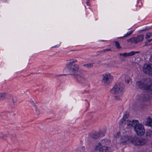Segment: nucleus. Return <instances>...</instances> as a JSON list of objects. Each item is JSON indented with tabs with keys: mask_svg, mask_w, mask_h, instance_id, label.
Masks as SVG:
<instances>
[{
	"mask_svg": "<svg viewBox=\"0 0 152 152\" xmlns=\"http://www.w3.org/2000/svg\"><path fill=\"white\" fill-rule=\"evenodd\" d=\"M112 93L115 95V97L117 99H120L123 94V88L120 84L115 85L111 89Z\"/></svg>",
	"mask_w": 152,
	"mask_h": 152,
	"instance_id": "1",
	"label": "nucleus"
},
{
	"mask_svg": "<svg viewBox=\"0 0 152 152\" xmlns=\"http://www.w3.org/2000/svg\"><path fill=\"white\" fill-rule=\"evenodd\" d=\"M134 128L137 135H142L145 133V130L143 126L141 124H140L138 121Z\"/></svg>",
	"mask_w": 152,
	"mask_h": 152,
	"instance_id": "2",
	"label": "nucleus"
},
{
	"mask_svg": "<svg viewBox=\"0 0 152 152\" xmlns=\"http://www.w3.org/2000/svg\"><path fill=\"white\" fill-rule=\"evenodd\" d=\"M132 143L136 146H140L144 145L146 143V140L140 137H134L133 138Z\"/></svg>",
	"mask_w": 152,
	"mask_h": 152,
	"instance_id": "3",
	"label": "nucleus"
},
{
	"mask_svg": "<svg viewBox=\"0 0 152 152\" xmlns=\"http://www.w3.org/2000/svg\"><path fill=\"white\" fill-rule=\"evenodd\" d=\"M142 70L144 73L152 76V64L149 63L144 64Z\"/></svg>",
	"mask_w": 152,
	"mask_h": 152,
	"instance_id": "4",
	"label": "nucleus"
},
{
	"mask_svg": "<svg viewBox=\"0 0 152 152\" xmlns=\"http://www.w3.org/2000/svg\"><path fill=\"white\" fill-rule=\"evenodd\" d=\"M133 138L129 136H124L122 137L120 143L123 145L128 144L130 142L132 143Z\"/></svg>",
	"mask_w": 152,
	"mask_h": 152,
	"instance_id": "5",
	"label": "nucleus"
},
{
	"mask_svg": "<svg viewBox=\"0 0 152 152\" xmlns=\"http://www.w3.org/2000/svg\"><path fill=\"white\" fill-rule=\"evenodd\" d=\"M140 53L139 51H132L129 53H121L119 54V56L121 58L122 61H124L125 60L122 58V57H128L130 56H132L136 53Z\"/></svg>",
	"mask_w": 152,
	"mask_h": 152,
	"instance_id": "6",
	"label": "nucleus"
},
{
	"mask_svg": "<svg viewBox=\"0 0 152 152\" xmlns=\"http://www.w3.org/2000/svg\"><path fill=\"white\" fill-rule=\"evenodd\" d=\"M143 82L145 86L148 87L147 89H146V90L152 93V85L151 84V80L149 78H147L145 79Z\"/></svg>",
	"mask_w": 152,
	"mask_h": 152,
	"instance_id": "7",
	"label": "nucleus"
},
{
	"mask_svg": "<svg viewBox=\"0 0 152 152\" xmlns=\"http://www.w3.org/2000/svg\"><path fill=\"white\" fill-rule=\"evenodd\" d=\"M67 67L72 73H74L75 71H77L79 69V67L77 65L73 64L72 62L68 64Z\"/></svg>",
	"mask_w": 152,
	"mask_h": 152,
	"instance_id": "8",
	"label": "nucleus"
},
{
	"mask_svg": "<svg viewBox=\"0 0 152 152\" xmlns=\"http://www.w3.org/2000/svg\"><path fill=\"white\" fill-rule=\"evenodd\" d=\"M95 150H98L100 152H110L111 151L110 147L105 146L99 147L97 146L95 148Z\"/></svg>",
	"mask_w": 152,
	"mask_h": 152,
	"instance_id": "9",
	"label": "nucleus"
},
{
	"mask_svg": "<svg viewBox=\"0 0 152 152\" xmlns=\"http://www.w3.org/2000/svg\"><path fill=\"white\" fill-rule=\"evenodd\" d=\"M113 77L110 74L108 73L106 74L103 77V82L106 84H108L110 82L111 79H113Z\"/></svg>",
	"mask_w": 152,
	"mask_h": 152,
	"instance_id": "10",
	"label": "nucleus"
},
{
	"mask_svg": "<svg viewBox=\"0 0 152 152\" xmlns=\"http://www.w3.org/2000/svg\"><path fill=\"white\" fill-rule=\"evenodd\" d=\"M138 121L137 120H132V121H130L129 120L127 121V125L129 127H134Z\"/></svg>",
	"mask_w": 152,
	"mask_h": 152,
	"instance_id": "11",
	"label": "nucleus"
},
{
	"mask_svg": "<svg viewBox=\"0 0 152 152\" xmlns=\"http://www.w3.org/2000/svg\"><path fill=\"white\" fill-rule=\"evenodd\" d=\"M136 84L138 87L140 88L144 89H147V87L145 86L143 82L142 81H138L136 82Z\"/></svg>",
	"mask_w": 152,
	"mask_h": 152,
	"instance_id": "12",
	"label": "nucleus"
},
{
	"mask_svg": "<svg viewBox=\"0 0 152 152\" xmlns=\"http://www.w3.org/2000/svg\"><path fill=\"white\" fill-rule=\"evenodd\" d=\"M143 35H138L135 37L137 43L139 42H142L144 39Z\"/></svg>",
	"mask_w": 152,
	"mask_h": 152,
	"instance_id": "13",
	"label": "nucleus"
},
{
	"mask_svg": "<svg viewBox=\"0 0 152 152\" xmlns=\"http://www.w3.org/2000/svg\"><path fill=\"white\" fill-rule=\"evenodd\" d=\"M146 124L147 125L152 127V119L150 117H148Z\"/></svg>",
	"mask_w": 152,
	"mask_h": 152,
	"instance_id": "14",
	"label": "nucleus"
},
{
	"mask_svg": "<svg viewBox=\"0 0 152 152\" xmlns=\"http://www.w3.org/2000/svg\"><path fill=\"white\" fill-rule=\"evenodd\" d=\"M127 41L128 42H130L131 43L137 44L135 37H132L129 39H127Z\"/></svg>",
	"mask_w": 152,
	"mask_h": 152,
	"instance_id": "15",
	"label": "nucleus"
},
{
	"mask_svg": "<svg viewBox=\"0 0 152 152\" xmlns=\"http://www.w3.org/2000/svg\"><path fill=\"white\" fill-rule=\"evenodd\" d=\"M99 134L97 133H94L91 135V137L93 139H97L99 137Z\"/></svg>",
	"mask_w": 152,
	"mask_h": 152,
	"instance_id": "16",
	"label": "nucleus"
},
{
	"mask_svg": "<svg viewBox=\"0 0 152 152\" xmlns=\"http://www.w3.org/2000/svg\"><path fill=\"white\" fill-rule=\"evenodd\" d=\"M114 42L115 43V45L117 48L118 49H120L121 48V47L119 43L117 41H115Z\"/></svg>",
	"mask_w": 152,
	"mask_h": 152,
	"instance_id": "17",
	"label": "nucleus"
},
{
	"mask_svg": "<svg viewBox=\"0 0 152 152\" xmlns=\"http://www.w3.org/2000/svg\"><path fill=\"white\" fill-rule=\"evenodd\" d=\"M125 81L127 84L132 83L131 79L129 77H127L125 78Z\"/></svg>",
	"mask_w": 152,
	"mask_h": 152,
	"instance_id": "18",
	"label": "nucleus"
},
{
	"mask_svg": "<svg viewBox=\"0 0 152 152\" xmlns=\"http://www.w3.org/2000/svg\"><path fill=\"white\" fill-rule=\"evenodd\" d=\"M129 116V114L128 113H126L124 115L123 117L122 118L125 121L126 120L127 118Z\"/></svg>",
	"mask_w": 152,
	"mask_h": 152,
	"instance_id": "19",
	"label": "nucleus"
},
{
	"mask_svg": "<svg viewBox=\"0 0 152 152\" xmlns=\"http://www.w3.org/2000/svg\"><path fill=\"white\" fill-rule=\"evenodd\" d=\"M133 31H130L129 33H127V34L125 35L124 37H121L120 38H122L123 37H128L132 33Z\"/></svg>",
	"mask_w": 152,
	"mask_h": 152,
	"instance_id": "20",
	"label": "nucleus"
},
{
	"mask_svg": "<svg viewBox=\"0 0 152 152\" xmlns=\"http://www.w3.org/2000/svg\"><path fill=\"white\" fill-rule=\"evenodd\" d=\"M6 94L5 93L0 94V98L4 99L5 98Z\"/></svg>",
	"mask_w": 152,
	"mask_h": 152,
	"instance_id": "21",
	"label": "nucleus"
},
{
	"mask_svg": "<svg viewBox=\"0 0 152 152\" xmlns=\"http://www.w3.org/2000/svg\"><path fill=\"white\" fill-rule=\"evenodd\" d=\"M92 65H93L92 64H85L84 65V66L85 67H90L92 66Z\"/></svg>",
	"mask_w": 152,
	"mask_h": 152,
	"instance_id": "22",
	"label": "nucleus"
},
{
	"mask_svg": "<svg viewBox=\"0 0 152 152\" xmlns=\"http://www.w3.org/2000/svg\"><path fill=\"white\" fill-rule=\"evenodd\" d=\"M151 35V33H149L148 34H147L145 38L146 39L149 38H150Z\"/></svg>",
	"mask_w": 152,
	"mask_h": 152,
	"instance_id": "23",
	"label": "nucleus"
},
{
	"mask_svg": "<svg viewBox=\"0 0 152 152\" xmlns=\"http://www.w3.org/2000/svg\"><path fill=\"white\" fill-rule=\"evenodd\" d=\"M121 133L120 132H118L116 134L115 137H119V136L120 135Z\"/></svg>",
	"mask_w": 152,
	"mask_h": 152,
	"instance_id": "24",
	"label": "nucleus"
},
{
	"mask_svg": "<svg viewBox=\"0 0 152 152\" xmlns=\"http://www.w3.org/2000/svg\"><path fill=\"white\" fill-rule=\"evenodd\" d=\"M152 40V39L148 40V41L147 42H145V46L148 45L149 44H148V42H150Z\"/></svg>",
	"mask_w": 152,
	"mask_h": 152,
	"instance_id": "25",
	"label": "nucleus"
},
{
	"mask_svg": "<svg viewBox=\"0 0 152 152\" xmlns=\"http://www.w3.org/2000/svg\"><path fill=\"white\" fill-rule=\"evenodd\" d=\"M125 121L122 118L121 120L119 122V124H123L124 123V122Z\"/></svg>",
	"mask_w": 152,
	"mask_h": 152,
	"instance_id": "26",
	"label": "nucleus"
},
{
	"mask_svg": "<svg viewBox=\"0 0 152 152\" xmlns=\"http://www.w3.org/2000/svg\"><path fill=\"white\" fill-rule=\"evenodd\" d=\"M133 64L135 66H137V65H138V64L135 62H133Z\"/></svg>",
	"mask_w": 152,
	"mask_h": 152,
	"instance_id": "27",
	"label": "nucleus"
},
{
	"mask_svg": "<svg viewBox=\"0 0 152 152\" xmlns=\"http://www.w3.org/2000/svg\"><path fill=\"white\" fill-rule=\"evenodd\" d=\"M150 133L152 135V131L150 132Z\"/></svg>",
	"mask_w": 152,
	"mask_h": 152,
	"instance_id": "28",
	"label": "nucleus"
},
{
	"mask_svg": "<svg viewBox=\"0 0 152 152\" xmlns=\"http://www.w3.org/2000/svg\"><path fill=\"white\" fill-rule=\"evenodd\" d=\"M151 58L152 59V55H151Z\"/></svg>",
	"mask_w": 152,
	"mask_h": 152,
	"instance_id": "29",
	"label": "nucleus"
},
{
	"mask_svg": "<svg viewBox=\"0 0 152 152\" xmlns=\"http://www.w3.org/2000/svg\"><path fill=\"white\" fill-rule=\"evenodd\" d=\"M109 50V49H108V50Z\"/></svg>",
	"mask_w": 152,
	"mask_h": 152,
	"instance_id": "30",
	"label": "nucleus"
}]
</instances>
